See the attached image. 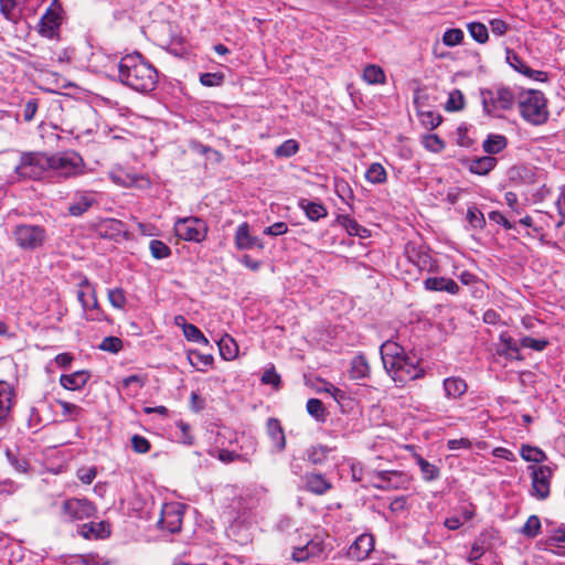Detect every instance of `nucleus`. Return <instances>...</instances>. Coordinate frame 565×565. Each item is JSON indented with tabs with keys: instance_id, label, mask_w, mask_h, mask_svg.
<instances>
[{
	"instance_id": "1",
	"label": "nucleus",
	"mask_w": 565,
	"mask_h": 565,
	"mask_svg": "<svg viewBox=\"0 0 565 565\" xmlns=\"http://www.w3.org/2000/svg\"><path fill=\"white\" fill-rule=\"evenodd\" d=\"M118 81L138 93L156 89L159 82L157 68L139 52L124 55L118 63Z\"/></svg>"
},
{
	"instance_id": "2",
	"label": "nucleus",
	"mask_w": 565,
	"mask_h": 565,
	"mask_svg": "<svg viewBox=\"0 0 565 565\" xmlns=\"http://www.w3.org/2000/svg\"><path fill=\"white\" fill-rule=\"evenodd\" d=\"M518 106L522 118L532 125H542L548 119L546 98L541 90L521 89Z\"/></svg>"
},
{
	"instance_id": "3",
	"label": "nucleus",
	"mask_w": 565,
	"mask_h": 565,
	"mask_svg": "<svg viewBox=\"0 0 565 565\" xmlns=\"http://www.w3.org/2000/svg\"><path fill=\"white\" fill-rule=\"evenodd\" d=\"M83 167L84 161L75 151H64L49 156V171L63 179L82 174Z\"/></svg>"
},
{
	"instance_id": "4",
	"label": "nucleus",
	"mask_w": 565,
	"mask_h": 565,
	"mask_svg": "<svg viewBox=\"0 0 565 565\" xmlns=\"http://www.w3.org/2000/svg\"><path fill=\"white\" fill-rule=\"evenodd\" d=\"M49 172V156L44 152H23L14 173L20 179L41 180Z\"/></svg>"
},
{
	"instance_id": "5",
	"label": "nucleus",
	"mask_w": 565,
	"mask_h": 565,
	"mask_svg": "<svg viewBox=\"0 0 565 565\" xmlns=\"http://www.w3.org/2000/svg\"><path fill=\"white\" fill-rule=\"evenodd\" d=\"M397 386H403L409 381L424 377L425 370L419 360L405 353L393 369L386 371Z\"/></svg>"
},
{
	"instance_id": "6",
	"label": "nucleus",
	"mask_w": 565,
	"mask_h": 565,
	"mask_svg": "<svg viewBox=\"0 0 565 565\" xmlns=\"http://www.w3.org/2000/svg\"><path fill=\"white\" fill-rule=\"evenodd\" d=\"M555 469L556 466L553 463L527 467L532 480V489L530 491L532 497L539 500H545L550 497L551 480Z\"/></svg>"
},
{
	"instance_id": "7",
	"label": "nucleus",
	"mask_w": 565,
	"mask_h": 565,
	"mask_svg": "<svg viewBox=\"0 0 565 565\" xmlns=\"http://www.w3.org/2000/svg\"><path fill=\"white\" fill-rule=\"evenodd\" d=\"M12 235L15 244L24 250H34L40 248L46 239L45 228L33 224L17 225Z\"/></svg>"
},
{
	"instance_id": "8",
	"label": "nucleus",
	"mask_w": 565,
	"mask_h": 565,
	"mask_svg": "<svg viewBox=\"0 0 565 565\" xmlns=\"http://www.w3.org/2000/svg\"><path fill=\"white\" fill-rule=\"evenodd\" d=\"M207 232L206 222L196 216L178 218L174 223L175 235L186 242L201 243L206 238Z\"/></svg>"
},
{
	"instance_id": "9",
	"label": "nucleus",
	"mask_w": 565,
	"mask_h": 565,
	"mask_svg": "<svg viewBox=\"0 0 565 565\" xmlns=\"http://www.w3.org/2000/svg\"><path fill=\"white\" fill-rule=\"evenodd\" d=\"M97 509L87 499L70 498L63 501L61 516L65 522L83 521L95 516Z\"/></svg>"
},
{
	"instance_id": "10",
	"label": "nucleus",
	"mask_w": 565,
	"mask_h": 565,
	"mask_svg": "<svg viewBox=\"0 0 565 565\" xmlns=\"http://www.w3.org/2000/svg\"><path fill=\"white\" fill-rule=\"evenodd\" d=\"M63 13L64 11L60 0H53L40 20V34L53 39L62 24Z\"/></svg>"
},
{
	"instance_id": "11",
	"label": "nucleus",
	"mask_w": 565,
	"mask_h": 565,
	"mask_svg": "<svg viewBox=\"0 0 565 565\" xmlns=\"http://www.w3.org/2000/svg\"><path fill=\"white\" fill-rule=\"evenodd\" d=\"M96 204H98L96 192L78 190L72 194L67 212L71 216L79 217Z\"/></svg>"
},
{
	"instance_id": "12",
	"label": "nucleus",
	"mask_w": 565,
	"mask_h": 565,
	"mask_svg": "<svg viewBox=\"0 0 565 565\" xmlns=\"http://www.w3.org/2000/svg\"><path fill=\"white\" fill-rule=\"evenodd\" d=\"M407 483L406 476L397 470L373 471V487L381 490L399 489Z\"/></svg>"
},
{
	"instance_id": "13",
	"label": "nucleus",
	"mask_w": 565,
	"mask_h": 565,
	"mask_svg": "<svg viewBox=\"0 0 565 565\" xmlns=\"http://www.w3.org/2000/svg\"><path fill=\"white\" fill-rule=\"evenodd\" d=\"M234 244L238 250H250L265 248L264 241L250 233V226L247 222L241 223L234 234Z\"/></svg>"
},
{
	"instance_id": "14",
	"label": "nucleus",
	"mask_w": 565,
	"mask_h": 565,
	"mask_svg": "<svg viewBox=\"0 0 565 565\" xmlns=\"http://www.w3.org/2000/svg\"><path fill=\"white\" fill-rule=\"evenodd\" d=\"M183 512L181 507L174 503L164 504L161 509V516L158 526L170 533H178L181 530Z\"/></svg>"
},
{
	"instance_id": "15",
	"label": "nucleus",
	"mask_w": 565,
	"mask_h": 565,
	"mask_svg": "<svg viewBox=\"0 0 565 565\" xmlns=\"http://www.w3.org/2000/svg\"><path fill=\"white\" fill-rule=\"evenodd\" d=\"M374 548L372 535L362 534L358 536L347 551L348 558L352 561H363Z\"/></svg>"
},
{
	"instance_id": "16",
	"label": "nucleus",
	"mask_w": 565,
	"mask_h": 565,
	"mask_svg": "<svg viewBox=\"0 0 565 565\" xmlns=\"http://www.w3.org/2000/svg\"><path fill=\"white\" fill-rule=\"evenodd\" d=\"M266 433L271 441L274 452H281L286 449V436L281 423L276 417H269L266 422Z\"/></svg>"
},
{
	"instance_id": "17",
	"label": "nucleus",
	"mask_w": 565,
	"mask_h": 565,
	"mask_svg": "<svg viewBox=\"0 0 565 565\" xmlns=\"http://www.w3.org/2000/svg\"><path fill=\"white\" fill-rule=\"evenodd\" d=\"M405 350L398 343L387 340L380 347V354L385 371L393 369L397 361L405 354Z\"/></svg>"
},
{
	"instance_id": "18",
	"label": "nucleus",
	"mask_w": 565,
	"mask_h": 565,
	"mask_svg": "<svg viewBox=\"0 0 565 565\" xmlns=\"http://www.w3.org/2000/svg\"><path fill=\"white\" fill-rule=\"evenodd\" d=\"M324 544L319 537H315L307 542L303 546L295 547L292 551V559L297 563L305 562L310 557H318L323 553Z\"/></svg>"
},
{
	"instance_id": "19",
	"label": "nucleus",
	"mask_w": 565,
	"mask_h": 565,
	"mask_svg": "<svg viewBox=\"0 0 565 565\" xmlns=\"http://www.w3.org/2000/svg\"><path fill=\"white\" fill-rule=\"evenodd\" d=\"M502 349L498 350V354L507 360L522 361L524 358L520 352V340H514L508 332H502L499 337Z\"/></svg>"
},
{
	"instance_id": "20",
	"label": "nucleus",
	"mask_w": 565,
	"mask_h": 565,
	"mask_svg": "<svg viewBox=\"0 0 565 565\" xmlns=\"http://www.w3.org/2000/svg\"><path fill=\"white\" fill-rule=\"evenodd\" d=\"M423 284L428 291H446L450 295H458L460 291L458 284L447 277H428Z\"/></svg>"
},
{
	"instance_id": "21",
	"label": "nucleus",
	"mask_w": 565,
	"mask_h": 565,
	"mask_svg": "<svg viewBox=\"0 0 565 565\" xmlns=\"http://www.w3.org/2000/svg\"><path fill=\"white\" fill-rule=\"evenodd\" d=\"M521 87H515V92L507 86H499L494 92L497 108L510 110L518 104V96Z\"/></svg>"
},
{
	"instance_id": "22",
	"label": "nucleus",
	"mask_w": 565,
	"mask_h": 565,
	"mask_svg": "<svg viewBox=\"0 0 565 565\" xmlns=\"http://www.w3.org/2000/svg\"><path fill=\"white\" fill-rule=\"evenodd\" d=\"M78 534L87 540L106 539L110 535V529L105 521L88 522L79 526Z\"/></svg>"
},
{
	"instance_id": "23",
	"label": "nucleus",
	"mask_w": 565,
	"mask_h": 565,
	"mask_svg": "<svg viewBox=\"0 0 565 565\" xmlns=\"http://www.w3.org/2000/svg\"><path fill=\"white\" fill-rule=\"evenodd\" d=\"M14 388L7 381L0 380V426L8 419L13 404Z\"/></svg>"
},
{
	"instance_id": "24",
	"label": "nucleus",
	"mask_w": 565,
	"mask_h": 565,
	"mask_svg": "<svg viewBox=\"0 0 565 565\" xmlns=\"http://www.w3.org/2000/svg\"><path fill=\"white\" fill-rule=\"evenodd\" d=\"M305 483L309 492L318 495L324 494L332 488V483L320 472L307 473Z\"/></svg>"
},
{
	"instance_id": "25",
	"label": "nucleus",
	"mask_w": 565,
	"mask_h": 565,
	"mask_svg": "<svg viewBox=\"0 0 565 565\" xmlns=\"http://www.w3.org/2000/svg\"><path fill=\"white\" fill-rule=\"evenodd\" d=\"M498 163V159L493 156L476 157L467 160L469 171L478 175H487Z\"/></svg>"
},
{
	"instance_id": "26",
	"label": "nucleus",
	"mask_w": 565,
	"mask_h": 565,
	"mask_svg": "<svg viewBox=\"0 0 565 565\" xmlns=\"http://www.w3.org/2000/svg\"><path fill=\"white\" fill-rule=\"evenodd\" d=\"M443 387L448 399H458L466 394L468 385L461 377L451 376L444 380Z\"/></svg>"
},
{
	"instance_id": "27",
	"label": "nucleus",
	"mask_w": 565,
	"mask_h": 565,
	"mask_svg": "<svg viewBox=\"0 0 565 565\" xmlns=\"http://www.w3.org/2000/svg\"><path fill=\"white\" fill-rule=\"evenodd\" d=\"M298 206L305 212L306 216L312 222H317L321 218H324L328 215L327 207L320 202H315V201H310L307 199H300L298 202Z\"/></svg>"
},
{
	"instance_id": "28",
	"label": "nucleus",
	"mask_w": 565,
	"mask_h": 565,
	"mask_svg": "<svg viewBox=\"0 0 565 565\" xmlns=\"http://www.w3.org/2000/svg\"><path fill=\"white\" fill-rule=\"evenodd\" d=\"M90 375L86 371H76L72 374H63L60 377L61 385L70 391L81 390L86 385Z\"/></svg>"
},
{
	"instance_id": "29",
	"label": "nucleus",
	"mask_w": 565,
	"mask_h": 565,
	"mask_svg": "<svg viewBox=\"0 0 565 565\" xmlns=\"http://www.w3.org/2000/svg\"><path fill=\"white\" fill-rule=\"evenodd\" d=\"M335 221L339 225L343 226L347 233L351 236L367 238L371 235L367 228L360 225L354 218H351L349 215L340 214L337 216Z\"/></svg>"
},
{
	"instance_id": "30",
	"label": "nucleus",
	"mask_w": 565,
	"mask_h": 565,
	"mask_svg": "<svg viewBox=\"0 0 565 565\" xmlns=\"http://www.w3.org/2000/svg\"><path fill=\"white\" fill-rule=\"evenodd\" d=\"M371 367L364 354L355 355L351 361L350 377L352 380H363L370 376Z\"/></svg>"
},
{
	"instance_id": "31",
	"label": "nucleus",
	"mask_w": 565,
	"mask_h": 565,
	"mask_svg": "<svg viewBox=\"0 0 565 565\" xmlns=\"http://www.w3.org/2000/svg\"><path fill=\"white\" fill-rule=\"evenodd\" d=\"M122 226L124 224L119 220L105 218L98 224L97 232L100 237L115 238L121 234Z\"/></svg>"
},
{
	"instance_id": "32",
	"label": "nucleus",
	"mask_w": 565,
	"mask_h": 565,
	"mask_svg": "<svg viewBox=\"0 0 565 565\" xmlns=\"http://www.w3.org/2000/svg\"><path fill=\"white\" fill-rule=\"evenodd\" d=\"M188 361L200 372H206L207 369L213 364V356L211 354H203L198 350L188 351Z\"/></svg>"
},
{
	"instance_id": "33",
	"label": "nucleus",
	"mask_w": 565,
	"mask_h": 565,
	"mask_svg": "<svg viewBox=\"0 0 565 565\" xmlns=\"http://www.w3.org/2000/svg\"><path fill=\"white\" fill-rule=\"evenodd\" d=\"M333 450L334 448L326 445H315L306 449V457L313 465H322Z\"/></svg>"
},
{
	"instance_id": "34",
	"label": "nucleus",
	"mask_w": 565,
	"mask_h": 565,
	"mask_svg": "<svg viewBox=\"0 0 565 565\" xmlns=\"http://www.w3.org/2000/svg\"><path fill=\"white\" fill-rule=\"evenodd\" d=\"M221 356L231 361L234 360L238 354V345L236 341L230 335L224 334L217 342Z\"/></svg>"
},
{
	"instance_id": "35",
	"label": "nucleus",
	"mask_w": 565,
	"mask_h": 565,
	"mask_svg": "<svg viewBox=\"0 0 565 565\" xmlns=\"http://www.w3.org/2000/svg\"><path fill=\"white\" fill-rule=\"evenodd\" d=\"M508 146V139L503 135L491 134L483 141V151L488 154H497L501 152Z\"/></svg>"
},
{
	"instance_id": "36",
	"label": "nucleus",
	"mask_w": 565,
	"mask_h": 565,
	"mask_svg": "<svg viewBox=\"0 0 565 565\" xmlns=\"http://www.w3.org/2000/svg\"><path fill=\"white\" fill-rule=\"evenodd\" d=\"M520 456L527 462L544 465L547 460L546 454L539 447L531 445H522L520 448Z\"/></svg>"
},
{
	"instance_id": "37",
	"label": "nucleus",
	"mask_w": 565,
	"mask_h": 565,
	"mask_svg": "<svg viewBox=\"0 0 565 565\" xmlns=\"http://www.w3.org/2000/svg\"><path fill=\"white\" fill-rule=\"evenodd\" d=\"M546 550L556 555H565V529H557L546 540Z\"/></svg>"
},
{
	"instance_id": "38",
	"label": "nucleus",
	"mask_w": 565,
	"mask_h": 565,
	"mask_svg": "<svg viewBox=\"0 0 565 565\" xmlns=\"http://www.w3.org/2000/svg\"><path fill=\"white\" fill-rule=\"evenodd\" d=\"M20 0H0V11L7 20L15 22L21 15Z\"/></svg>"
},
{
	"instance_id": "39",
	"label": "nucleus",
	"mask_w": 565,
	"mask_h": 565,
	"mask_svg": "<svg viewBox=\"0 0 565 565\" xmlns=\"http://www.w3.org/2000/svg\"><path fill=\"white\" fill-rule=\"evenodd\" d=\"M415 460L420 469L422 477L425 481H434L439 478L440 470L437 466L430 463L419 455H415Z\"/></svg>"
},
{
	"instance_id": "40",
	"label": "nucleus",
	"mask_w": 565,
	"mask_h": 565,
	"mask_svg": "<svg viewBox=\"0 0 565 565\" xmlns=\"http://www.w3.org/2000/svg\"><path fill=\"white\" fill-rule=\"evenodd\" d=\"M300 149V145L295 139H287L275 148L274 156L277 159H288L295 156Z\"/></svg>"
},
{
	"instance_id": "41",
	"label": "nucleus",
	"mask_w": 565,
	"mask_h": 565,
	"mask_svg": "<svg viewBox=\"0 0 565 565\" xmlns=\"http://www.w3.org/2000/svg\"><path fill=\"white\" fill-rule=\"evenodd\" d=\"M308 414L319 423L327 420L328 413L319 398H309L306 405Z\"/></svg>"
},
{
	"instance_id": "42",
	"label": "nucleus",
	"mask_w": 565,
	"mask_h": 565,
	"mask_svg": "<svg viewBox=\"0 0 565 565\" xmlns=\"http://www.w3.org/2000/svg\"><path fill=\"white\" fill-rule=\"evenodd\" d=\"M386 178V170L381 163L377 162L372 163L365 172V179L373 184L384 183Z\"/></svg>"
},
{
	"instance_id": "43",
	"label": "nucleus",
	"mask_w": 565,
	"mask_h": 565,
	"mask_svg": "<svg viewBox=\"0 0 565 565\" xmlns=\"http://www.w3.org/2000/svg\"><path fill=\"white\" fill-rule=\"evenodd\" d=\"M363 78L366 83L372 85L385 83L383 68L375 64H370L364 68Z\"/></svg>"
},
{
	"instance_id": "44",
	"label": "nucleus",
	"mask_w": 565,
	"mask_h": 565,
	"mask_svg": "<svg viewBox=\"0 0 565 565\" xmlns=\"http://www.w3.org/2000/svg\"><path fill=\"white\" fill-rule=\"evenodd\" d=\"M523 536L527 539L536 537L541 532V520L537 515H531L527 518L524 525L519 531Z\"/></svg>"
},
{
	"instance_id": "45",
	"label": "nucleus",
	"mask_w": 565,
	"mask_h": 565,
	"mask_svg": "<svg viewBox=\"0 0 565 565\" xmlns=\"http://www.w3.org/2000/svg\"><path fill=\"white\" fill-rule=\"evenodd\" d=\"M6 456H7V460H8L9 465L17 472L25 473L29 470V468H30L29 461L25 458L20 457L17 451L7 449Z\"/></svg>"
},
{
	"instance_id": "46",
	"label": "nucleus",
	"mask_w": 565,
	"mask_h": 565,
	"mask_svg": "<svg viewBox=\"0 0 565 565\" xmlns=\"http://www.w3.org/2000/svg\"><path fill=\"white\" fill-rule=\"evenodd\" d=\"M183 334L188 341L195 343L207 344L209 340L205 338L203 332L194 324L184 322L182 324Z\"/></svg>"
},
{
	"instance_id": "47",
	"label": "nucleus",
	"mask_w": 565,
	"mask_h": 565,
	"mask_svg": "<svg viewBox=\"0 0 565 565\" xmlns=\"http://www.w3.org/2000/svg\"><path fill=\"white\" fill-rule=\"evenodd\" d=\"M470 36L480 44H483L489 39L488 28L481 22H470L467 25Z\"/></svg>"
},
{
	"instance_id": "48",
	"label": "nucleus",
	"mask_w": 565,
	"mask_h": 565,
	"mask_svg": "<svg viewBox=\"0 0 565 565\" xmlns=\"http://www.w3.org/2000/svg\"><path fill=\"white\" fill-rule=\"evenodd\" d=\"M149 249L154 259H164L171 255V248L159 239H152L149 244Z\"/></svg>"
},
{
	"instance_id": "49",
	"label": "nucleus",
	"mask_w": 565,
	"mask_h": 565,
	"mask_svg": "<svg viewBox=\"0 0 565 565\" xmlns=\"http://www.w3.org/2000/svg\"><path fill=\"white\" fill-rule=\"evenodd\" d=\"M467 221L475 230H482L486 226V218L483 213L476 206L468 207Z\"/></svg>"
},
{
	"instance_id": "50",
	"label": "nucleus",
	"mask_w": 565,
	"mask_h": 565,
	"mask_svg": "<svg viewBox=\"0 0 565 565\" xmlns=\"http://www.w3.org/2000/svg\"><path fill=\"white\" fill-rule=\"evenodd\" d=\"M505 60L507 63L520 74L525 75L526 70H529V66L524 63V61L511 49H507Z\"/></svg>"
},
{
	"instance_id": "51",
	"label": "nucleus",
	"mask_w": 565,
	"mask_h": 565,
	"mask_svg": "<svg viewBox=\"0 0 565 565\" xmlns=\"http://www.w3.org/2000/svg\"><path fill=\"white\" fill-rule=\"evenodd\" d=\"M550 344L546 339H533L531 337L524 335L520 339V345L524 349H531L533 351L542 352Z\"/></svg>"
},
{
	"instance_id": "52",
	"label": "nucleus",
	"mask_w": 565,
	"mask_h": 565,
	"mask_svg": "<svg viewBox=\"0 0 565 565\" xmlns=\"http://www.w3.org/2000/svg\"><path fill=\"white\" fill-rule=\"evenodd\" d=\"M98 349L102 351H105V352H110V353L116 354L119 351H121V349H122V340L118 337H113V335L106 337L103 339V341L98 345Z\"/></svg>"
},
{
	"instance_id": "53",
	"label": "nucleus",
	"mask_w": 565,
	"mask_h": 565,
	"mask_svg": "<svg viewBox=\"0 0 565 565\" xmlns=\"http://www.w3.org/2000/svg\"><path fill=\"white\" fill-rule=\"evenodd\" d=\"M465 107V97L463 94L459 89H455L449 94L448 100L446 103V110L448 111H458Z\"/></svg>"
},
{
	"instance_id": "54",
	"label": "nucleus",
	"mask_w": 565,
	"mask_h": 565,
	"mask_svg": "<svg viewBox=\"0 0 565 565\" xmlns=\"http://www.w3.org/2000/svg\"><path fill=\"white\" fill-rule=\"evenodd\" d=\"M423 146L431 152H440L445 148V142L437 135H426L423 138Z\"/></svg>"
},
{
	"instance_id": "55",
	"label": "nucleus",
	"mask_w": 565,
	"mask_h": 565,
	"mask_svg": "<svg viewBox=\"0 0 565 565\" xmlns=\"http://www.w3.org/2000/svg\"><path fill=\"white\" fill-rule=\"evenodd\" d=\"M108 300L114 308L124 309L126 305V295L121 288L108 290Z\"/></svg>"
},
{
	"instance_id": "56",
	"label": "nucleus",
	"mask_w": 565,
	"mask_h": 565,
	"mask_svg": "<svg viewBox=\"0 0 565 565\" xmlns=\"http://www.w3.org/2000/svg\"><path fill=\"white\" fill-rule=\"evenodd\" d=\"M463 40V32L460 29H448L443 35V42L447 46H456Z\"/></svg>"
},
{
	"instance_id": "57",
	"label": "nucleus",
	"mask_w": 565,
	"mask_h": 565,
	"mask_svg": "<svg viewBox=\"0 0 565 565\" xmlns=\"http://www.w3.org/2000/svg\"><path fill=\"white\" fill-rule=\"evenodd\" d=\"M58 404L62 408V414L64 416L70 417L73 420H77L83 413L82 407H79L73 403L65 402V401H58Z\"/></svg>"
},
{
	"instance_id": "58",
	"label": "nucleus",
	"mask_w": 565,
	"mask_h": 565,
	"mask_svg": "<svg viewBox=\"0 0 565 565\" xmlns=\"http://www.w3.org/2000/svg\"><path fill=\"white\" fill-rule=\"evenodd\" d=\"M131 447L137 454H147L150 450L151 445L146 437L141 435H134L131 437Z\"/></svg>"
},
{
	"instance_id": "59",
	"label": "nucleus",
	"mask_w": 565,
	"mask_h": 565,
	"mask_svg": "<svg viewBox=\"0 0 565 565\" xmlns=\"http://www.w3.org/2000/svg\"><path fill=\"white\" fill-rule=\"evenodd\" d=\"M224 81L221 73H203L200 75V83L206 87L220 86Z\"/></svg>"
},
{
	"instance_id": "60",
	"label": "nucleus",
	"mask_w": 565,
	"mask_h": 565,
	"mask_svg": "<svg viewBox=\"0 0 565 565\" xmlns=\"http://www.w3.org/2000/svg\"><path fill=\"white\" fill-rule=\"evenodd\" d=\"M420 270L435 271L436 265L429 254L419 252L415 262Z\"/></svg>"
},
{
	"instance_id": "61",
	"label": "nucleus",
	"mask_w": 565,
	"mask_h": 565,
	"mask_svg": "<svg viewBox=\"0 0 565 565\" xmlns=\"http://www.w3.org/2000/svg\"><path fill=\"white\" fill-rule=\"evenodd\" d=\"M483 111L491 114L493 108H497L494 92L492 89H481Z\"/></svg>"
},
{
	"instance_id": "62",
	"label": "nucleus",
	"mask_w": 565,
	"mask_h": 565,
	"mask_svg": "<svg viewBox=\"0 0 565 565\" xmlns=\"http://www.w3.org/2000/svg\"><path fill=\"white\" fill-rule=\"evenodd\" d=\"M39 109V99L38 98H30L25 104H24V109H23V119L24 121L26 122H30L34 119L35 117V114Z\"/></svg>"
},
{
	"instance_id": "63",
	"label": "nucleus",
	"mask_w": 565,
	"mask_h": 565,
	"mask_svg": "<svg viewBox=\"0 0 565 565\" xmlns=\"http://www.w3.org/2000/svg\"><path fill=\"white\" fill-rule=\"evenodd\" d=\"M420 118H422L423 125L429 129H435L436 127H438L441 124V120H443L440 115H436L431 111L423 113L420 115Z\"/></svg>"
},
{
	"instance_id": "64",
	"label": "nucleus",
	"mask_w": 565,
	"mask_h": 565,
	"mask_svg": "<svg viewBox=\"0 0 565 565\" xmlns=\"http://www.w3.org/2000/svg\"><path fill=\"white\" fill-rule=\"evenodd\" d=\"M262 382L264 384H270L277 388L280 385V375L276 372L275 367L271 366L262 375Z\"/></svg>"
}]
</instances>
